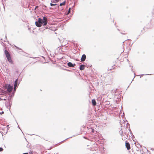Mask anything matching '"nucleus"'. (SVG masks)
<instances>
[{
	"label": "nucleus",
	"instance_id": "obj_1",
	"mask_svg": "<svg viewBox=\"0 0 154 154\" xmlns=\"http://www.w3.org/2000/svg\"><path fill=\"white\" fill-rule=\"evenodd\" d=\"M47 18L45 17H43V19H42L40 18L38 19V21L40 23L41 25H43V26H45L47 24Z\"/></svg>",
	"mask_w": 154,
	"mask_h": 154
},
{
	"label": "nucleus",
	"instance_id": "obj_2",
	"mask_svg": "<svg viewBox=\"0 0 154 154\" xmlns=\"http://www.w3.org/2000/svg\"><path fill=\"white\" fill-rule=\"evenodd\" d=\"M5 87L7 89V92L8 93L11 92L13 89V87L10 84H5Z\"/></svg>",
	"mask_w": 154,
	"mask_h": 154
},
{
	"label": "nucleus",
	"instance_id": "obj_3",
	"mask_svg": "<svg viewBox=\"0 0 154 154\" xmlns=\"http://www.w3.org/2000/svg\"><path fill=\"white\" fill-rule=\"evenodd\" d=\"M5 53L8 61L9 63H12V60H11L10 54H9L7 50H5Z\"/></svg>",
	"mask_w": 154,
	"mask_h": 154
},
{
	"label": "nucleus",
	"instance_id": "obj_4",
	"mask_svg": "<svg viewBox=\"0 0 154 154\" xmlns=\"http://www.w3.org/2000/svg\"><path fill=\"white\" fill-rule=\"evenodd\" d=\"M125 146L128 150H129L131 148L130 145L129 143L128 142H127V141H126L125 142Z\"/></svg>",
	"mask_w": 154,
	"mask_h": 154
},
{
	"label": "nucleus",
	"instance_id": "obj_5",
	"mask_svg": "<svg viewBox=\"0 0 154 154\" xmlns=\"http://www.w3.org/2000/svg\"><path fill=\"white\" fill-rule=\"evenodd\" d=\"M19 84V82H18V79H17L15 80L14 82V86L15 87H17Z\"/></svg>",
	"mask_w": 154,
	"mask_h": 154
},
{
	"label": "nucleus",
	"instance_id": "obj_6",
	"mask_svg": "<svg viewBox=\"0 0 154 154\" xmlns=\"http://www.w3.org/2000/svg\"><path fill=\"white\" fill-rule=\"evenodd\" d=\"M86 57L85 54H83L81 58V60L82 62L84 61L86 59Z\"/></svg>",
	"mask_w": 154,
	"mask_h": 154
},
{
	"label": "nucleus",
	"instance_id": "obj_7",
	"mask_svg": "<svg viewBox=\"0 0 154 154\" xmlns=\"http://www.w3.org/2000/svg\"><path fill=\"white\" fill-rule=\"evenodd\" d=\"M88 130L90 132H91V133H94L95 130L92 127H91L90 128H89L88 129Z\"/></svg>",
	"mask_w": 154,
	"mask_h": 154
},
{
	"label": "nucleus",
	"instance_id": "obj_8",
	"mask_svg": "<svg viewBox=\"0 0 154 154\" xmlns=\"http://www.w3.org/2000/svg\"><path fill=\"white\" fill-rule=\"evenodd\" d=\"M35 23L36 26L38 27H40L41 26V24L39 23L38 21H36Z\"/></svg>",
	"mask_w": 154,
	"mask_h": 154
},
{
	"label": "nucleus",
	"instance_id": "obj_9",
	"mask_svg": "<svg viewBox=\"0 0 154 154\" xmlns=\"http://www.w3.org/2000/svg\"><path fill=\"white\" fill-rule=\"evenodd\" d=\"M68 65L69 67H74V66H75V64H74V65H73L72 63L71 62H69L68 63Z\"/></svg>",
	"mask_w": 154,
	"mask_h": 154
},
{
	"label": "nucleus",
	"instance_id": "obj_10",
	"mask_svg": "<svg viewBox=\"0 0 154 154\" xmlns=\"http://www.w3.org/2000/svg\"><path fill=\"white\" fill-rule=\"evenodd\" d=\"M92 105L94 106H95L96 105V103L94 99H93L92 100Z\"/></svg>",
	"mask_w": 154,
	"mask_h": 154
},
{
	"label": "nucleus",
	"instance_id": "obj_11",
	"mask_svg": "<svg viewBox=\"0 0 154 154\" xmlns=\"http://www.w3.org/2000/svg\"><path fill=\"white\" fill-rule=\"evenodd\" d=\"M85 68V65H82L80 66V69L81 70H83Z\"/></svg>",
	"mask_w": 154,
	"mask_h": 154
},
{
	"label": "nucleus",
	"instance_id": "obj_12",
	"mask_svg": "<svg viewBox=\"0 0 154 154\" xmlns=\"http://www.w3.org/2000/svg\"><path fill=\"white\" fill-rule=\"evenodd\" d=\"M17 79H18V82H19V84L22 80L20 78H18Z\"/></svg>",
	"mask_w": 154,
	"mask_h": 154
},
{
	"label": "nucleus",
	"instance_id": "obj_13",
	"mask_svg": "<svg viewBox=\"0 0 154 154\" xmlns=\"http://www.w3.org/2000/svg\"><path fill=\"white\" fill-rule=\"evenodd\" d=\"M65 2H63L61 3H60V5L61 6L62 5H65Z\"/></svg>",
	"mask_w": 154,
	"mask_h": 154
},
{
	"label": "nucleus",
	"instance_id": "obj_14",
	"mask_svg": "<svg viewBox=\"0 0 154 154\" xmlns=\"http://www.w3.org/2000/svg\"><path fill=\"white\" fill-rule=\"evenodd\" d=\"M70 9H71V8H69V9L68 11V13H67V14H68L70 13Z\"/></svg>",
	"mask_w": 154,
	"mask_h": 154
},
{
	"label": "nucleus",
	"instance_id": "obj_15",
	"mask_svg": "<svg viewBox=\"0 0 154 154\" xmlns=\"http://www.w3.org/2000/svg\"><path fill=\"white\" fill-rule=\"evenodd\" d=\"M17 87H15L14 86V92L16 90V88Z\"/></svg>",
	"mask_w": 154,
	"mask_h": 154
},
{
	"label": "nucleus",
	"instance_id": "obj_16",
	"mask_svg": "<svg viewBox=\"0 0 154 154\" xmlns=\"http://www.w3.org/2000/svg\"><path fill=\"white\" fill-rule=\"evenodd\" d=\"M3 150V149L2 147H0V152L2 151Z\"/></svg>",
	"mask_w": 154,
	"mask_h": 154
},
{
	"label": "nucleus",
	"instance_id": "obj_17",
	"mask_svg": "<svg viewBox=\"0 0 154 154\" xmlns=\"http://www.w3.org/2000/svg\"><path fill=\"white\" fill-rule=\"evenodd\" d=\"M29 154H32V151H30L29 152Z\"/></svg>",
	"mask_w": 154,
	"mask_h": 154
},
{
	"label": "nucleus",
	"instance_id": "obj_18",
	"mask_svg": "<svg viewBox=\"0 0 154 154\" xmlns=\"http://www.w3.org/2000/svg\"><path fill=\"white\" fill-rule=\"evenodd\" d=\"M125 135H126V137H125V138H127V137L128 138V134H126L125 133Z\"/></svg>",
	"mask_w": 154,
	"mask_h": 154
},
{
	"label": "nucleus",
	"instance_id": "obj_19",
	"mask_svg": "<svg viewBox=\"0 0 154 154\" xmlns=\"http://www.w3.org/2000/svg\"><path fill=\"white\" fill-rule=\"evenodd\" d=\"M0 100H6V99H5V98H4V99H3V98H1L0 99Z\"/></svg>",
	"mask_w": 154,
	"mask_h": 154
},
{
	"label": "nucleus",
	"instance_id": "obj_20",
	"mask_svg": "<svg viewBox=\"0 0 154 154\" xmlns=\"http://www.w3.org/2000/svg\"><path fill=\"white\" fill-rule=\"evenodd\" d=\"M129 131H130L131 134H132V132L130 129L129 130Z\"/></svg>",
	"mask_w": 154,
	"mask_h": 154
},
{
	"label": "nucleus",
	"instance_id": "obj_21",
	"mask_svg": "<svg viewBox=\"0 0 154 154\" xmlns=\"http://www.w3.org/2000/svg\"><path fill=\"white\" fill-rule=\"evenodd\" d=\"M54 4H52V3H51V6H54Z\"/></svg>",
	"mask_w": 154,
	"mask_h": 154
},
{
	"label": "nucleus",
	"instance_id": "obj_22",
	"mask_svg": "<svg viewBox=\"0 0 154 154\" xmlns=\"http://www.w3.org/2000/svg\"><path fill=\"white\" fill-rule=\"evenodd\" d=\"M22 154H28V153H27V152H26V153H23Z\"/></svg>",
	"mask_w": 154,
	"mask_h": 154
},
{
	"label": "nucleus",
	"instance_id": "obj_23",
	"mask_svg": "<svg viewBox=\"0 0 154 154\" xmlns=\"http://www.w3.org/2000/svg\"><path fill=\"white\" fill-rule=\"evenodd\" d=\"M134 78H133V79H132V81L131 82V83H130V84H131V83L132 82V81L134 79Z\"/></svg>",
	"mask_w": 154,
	"mask_h": 154
},
{
	"label": "nucleus",
	"instance_id": "obj_24",
	"mask_svg": "<svg viewBox=\"0 0 154 154\" xmlns=\"http://www.w3.org/2000/svg\"><path fill=\"white\" fill-rule=\"evenodd\" d=\"M3 113H4L3 111H2L1 113H0V114H3Z\"/></svg>",
	"mask_w": 154,
	"mask_h": 154
},
{
	"label": "nucleus",
	"instance_id": "obj_25",
	"mask_svg": "<svg viewBox=\"0 0 154 154\" xmlns=\"http://www.w3.org/2000/svg\"><path fill=\"white\" fill-rule=\"evenodd\" d=\"M8 104L10 105V102H9L8 103Z\"/></svg>",
	"mask_w": 154,
	"mask_h": 154
},
{
	"label": "nucleus",
	"instance_id": "obj_26",
	"mask_svg": "<svg viewBox=\"0 0 154 154\" xmlns=\"http://www.w3.org/2000/svg\"><path fill=\"white\" fill-rule=\"evenodd\" d=\"M144 75H140V76H143Z\"/></svg>",
	"mask_w": 154,
	"mask_h": 154
},
{
	"label": "nucleus",
	"instance_id": "obj_27",
	"mask_svg": "<svg viewBox=\"0 0 154 154\" xmlns=\"http://www.w3.org/2000/svg\"><path fill=\"white\" fill-rule=\"evenodd\" d=\"M94 153H95V152H94L92 153L93 154H94Z\"/></svg>",
	"mask_w": 154,
	"mask_h": 154
},
{
	"label": "nucleus",
	"instance_id": "obj_28",
	"mask_svg": "<svg viewBox=\"0 0 154 154\" xmlns=\"http://www.w3.org/2000/svg\"><path fill=\"white\" fill-rule=\"evenodd\" d=\"M91 149H93V148H91ZM92 151L93 152H94V151H93V150H92Z\"/></svg>",
	"mask_w": 154,
	"mask_h": 154
},
{
	"label": "nucleus",
	"instance_id": "obj_29",
	"mask_svg": "<svg viewBox=\"0 0 154 154\" xmlns=\"http://www.w3.org/2000/svg\"><path fill=\"white\" fill-rule=\"evenodd\" d=\"M18 128H20V127H19V125H18Z\"/></svg>",
	"mask_w": 154,
	"mask_h": 154
},
{
	"label": "nucleus",
	"instance_id": "obj_30",
	"mask_svg": "<svg viewBox=\"0 0 154 154\" xmlns=\"http://www.w3.org/2000/svg\"><path fill=\"white\" fill-rule=\"evenodd\" d=\"M84 138H85V139H86V138L85 137H84Z\"/></svg>",
	"mask_w": 154,
	"mask_h": 154
},
{
	"label": "nucleus",
	"instance_id": "obj_31",
	"mask_svg": "<svg viewBox=\"0 0 154 154\" xmlns=\"http://www.w3.org/2000/svg\"><path fill=\"white\" fill-rule=\"evenodd\" d=\"M54 154H58V153H56V154L54 153Z\"/></svg>",
	"mask_w": 154,
	"mask_h": 154
},
{
	"label": "nucleus",
	"instance_id": "obj_32",
	"mask_svg": "<svg viewBox=\"0 0 154 154\" xmlns=\"http://www.w3.org/2000/svg\"><path fill=\"white\" fill-rule=\"evenodd\" d=\"M16 47V48H17L19 49V48H18V47Z\"/></svg>",
	"mask_w": 154,
	"mask_h": 154
},
{
	"label": "nucleus",
	"instance_id": "obj_33",
	"mask_svg": "<svg viewBox=\"0 0 154 154\" xmlns=\"http://www.w3.org/2000/svg\"><path fill=\"white\" fill-rule=\"evenodd\" d=\"M109 103H107V104H109Z\"/></svg>",
	"mask_w": 154,
	"mask_h": 154
}]
</instances>
